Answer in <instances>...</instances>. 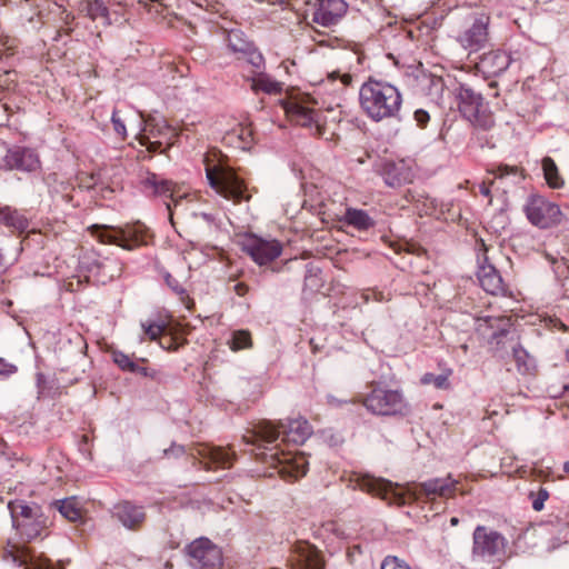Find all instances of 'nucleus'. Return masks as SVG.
Returning <instances> with one entry per match:
<instances>
[{
  "mask_svg": "<svg viewBox=\"0 0 569 569\" xmlns=\"http://www.w3.org/2000/svg\"><path fill=\"white\" fill-rule=\"evenodd\" d=\"M493 183V181L491 180L489 183L487 182H482L481 184H479V192L483 196V197H490L491 194V191H490V187L491 184Z\"/></svg>",
  "mask_w": 569,
  "mask_h": 569,
  "instance_id": "55",
  "label": "nucleus"
},
{
  "mask_svg": "<svg viewBox=\"0 0 569 569\" xmlns=\"http://www.w3.org/2000/svg\"><path fill=\"white\" fill-rule=\"evenodd\" d=\"M413 119L417 122L418 127L425 128L430 120V116L429 112L426 111L425 109H417L413 112Z\"/></svg>",
  "mask_w": 569,
  "mask_h": 569,
  "instance_id": "50",
  "label": "nucleus"
},
{
  "mask_svg": "<svg viewBox=\"0 0 569 569\" xmlns=\"http://www.w3.org/2000/svg\"><path fill=\"white\" fill-rule=\"evenodd\" d=\"M242 251L257 264L264 266L276 260L282 253V244L276 239L267 240L250 234L242 241Z\"/></svg>",
  "mask_w": 569,
  "mask_h": 569,
  "instance_id": "15",
  "label": "nucleus"
},
{
  "mask_svg": "<svg viewBox=\"0 0 569 569\" xmlns=\"http://www.w3.org/2000/svg\"><path fill=\"white\" fill-rule=\"evenodd\" d=\"M3 560L20 569H63L48 558L33 555L28 548L8 543L1 551Z\"/></svg>",
  "mask_w": 569,
  "mask_h": 569,
  "instance_id": "14",
  "label": "nucleus"
},
{
  "mask_svg": "<svg viewBox=\"0 0 569 569\" xmlns=\"http://www.w3.org/2000/svg\"><path fill=\"white\" fill-rule=\"evenodd\" d=\"M87 270L89 272L88 277L93 278L98 283L104 284L119 277L122 268L116 260L104 259L93 260L87 266Z\"/></svg>",
  "mask_w": 569,
  "mask_h": 569,
  "instance_id": "27",
  "label": "nucleus"
},
{
  "mask_svg": "<svg viewBox=\"0 0 569 569\" xmlns=\"http://www.w3.org/2000/svg\"><path fill=\"white\" fill-rule=\"evenodd\" d=\"M112 517L116 518L124 528L137 530L146 520V512L143 507L124 500L113 506Z\"/></svg>",
  "mask_w": 569,
  "mask_h": 569,
  "instance_id": "22",
  "label": "nucleus"
},
{
  "mask_svg": "<svg viewBox=\"0 0 569 569\" xmlns=\"http://www.w3.org/2000/svg\"><path fill=\"white\" fill-rule=\"evenodd\" d=\"M159 345L162 349H166V350H177L178 349V345L177 342L174 341V339L172 337H160L159 338Z\"/></svg>",
  "mask_w": 569,
  "mask_h": 569,
  "instance_id": "52",
  "label": "nucleus"
},
{
  "mask_svg": "<svg viewBox=\"0 0 569 569\" xmlns=\"http://www.w3.org/2000/svg\"><path fill=\"white\" fill-rule=\"evenodd\" d=\"M548 390H549V393L551 397H553V398L561 397L569 391V381L563 382L560 388H557L555 385H552L549 387Z\"/></svg>",
  "mask_w": 569,
  "mask_h": 569,
  "instance_id": "51",
  "label": "nucleus"
},
{
  "mask_svg": "<svg viewBox=\"0 0 569 569\" xmlns=\"http://www.w3.org/2000/svg\"><path fill=\"white\" fill-rule=\"evenodd\" d=\"M79 11L92 21L102 18L104 24H110L109 9L103 0H82L79 3Z\"/></svg>",
  "mask_w": 569,
  "mask_h": 569,
  "instance_id": "31",
  "label": "nucleus"
},
{
  "mask_svg": "<svg viewBox=\"0 0 569 569\" xmlns=\"http://www.w3.org/2000/svg\"><path fill=\"white\" fill-rule=\"evenodd\" d=\"M52 506H54L61 516L69 521H78L81 519V509L79 503L74 497L66 498L62 500L53 501Z\"/></svg>",
  "mask_w": 569,
  "mask_h": 569,
  "instance_id": "33",
  "label": "nucleus"
},
{
  "mask_svg": "<svg viewBox=\"0 0 569 569\" xmlns=\"http://www.w3.org/2000/svg\"><path fill=\"white\" fill-rule=\"evenodd\" d=\"M291 569H325L319 551L308 542L296 546L290 558Z\"/></svg>",
  "mask_w": 569,
  "mask_h": 569,
  "instance_id": "21",
  "label": "nucleus"
},
{
  "mask_svg": "<svg viewBox=\"0 0 569 569\" xmlns=\"http://www.w3.org/2000/svg\"><path fill=\"white\" fill-rule=\"evenodd\" d=\"M141 328L143 330L141 341H143L146 337L152 341L159 340L167 329L166 326L160 322H141Z\"/></svg>",
  "mask_w": 569,
  "mask_h": 569,
  "instance_id": "39",
  "label": "nucleus"
},
{
  "mask_svg": "<svg viewBox=\"0 0 569 569\" xmlns=\"http://www.w3.org/2000/svg\"><path fill=\"white\" fill-rule=\"evenodd\" d=\"M251 90L256 93L262 91L267 94H278L282 91V82L274 80L264 72V69L252 68V76L248 78Z\"/></svg>",
  "mask_w": 569,
  "mask_h": 569,
  "instance_id": "29",
  "label": "nucleus"
},
{
  "mask_svg": "<svg viewBox=\"0 0 569 569\" xmlns=\"http://www.w3.org/2000/svg\"><path fill=\"white\" fill-rule=\"evenodd\" d=\"M459 482L448 475L445 478H432L417 485H406L402 491L400 486L383 478H376L369 473H355L350 478V486L388 501L390 505L403 506L407 498L423 503H435L437 498L449 499L458 491Z\"/></svg>",
  "mask_w": 569,
  "mask_h": 569,
  "instance_id": "2",
  "label": "nucleus"
},
{
  "mask_svg": "<svg viewBox=\"0 0 569 569\" xmlns=\"http://www.w3.org/2000/svg\"><path fill=\"white\" fill-rule=\"evenodd\" d=\"M113 362L123 371L134 370V360L122 351L112 352Z\"/></svg>",
  "mask_w": 569,
  "mask_h": 569,
  "instance_id": "40",
  "label": "nucleus"
},
{
  "mask_svg": "<svg viewBox=\"0 0 569 569\" xmlns=\"http://www.w3.org/2000/svg\"><path fill=\"white\" fill-rule=\"evenodd\" d=\"M529 498L531 499L532 509L535 511H541L545 507V502L549 498V491L541 487L537 492L531 491Z\"/></svg>",
  "mask_w": 569,
  "mask_h": 569,
  "instance_id": "41",
  "label": "nucleus"
},
{
  "mask_svg": "<svg viewBox=\"0 0 569 569\" xmlns=\"http://www.w3.org/2000/svg\"><path fill=\"white\" fill-rule=\"evenodd\" d=\"M490 16L486 12H477L469 17L465 29L458 34V43L469 52L483 49L489 42Z\"/></svg>",
  "mask_w": 569,
  "mask_h": 569,
  "instance_id": "10",
  "label": "nucleus"
},
{
  "mask_svg": "<svg viewBox=\"0 0 569 569\" xmlns=\"http://www.w3.org/2000/svg\"><path fill=\"white\" fill-rule=\"evenodd\" d=\"M11 513L13 527L20 536L28 541L38 538L47 528V517L42 509L34 502L23 500L11 501L8 505Z\"/></svg>",
  "mask_w": 569,
  "mask_h": 569,
  "instance_id": "5",
  "label": "nucleus"
},
{
  "mask_svg": "<svg viewBox=\"0 0 569 569\" xmlns=\"http://www.w3.org/2000/svg\"><path fill=\"white\" fill-rule=\"evenodd\" d=\"M7 169L22 172H36L41 168V160L34 149L14 146L7 150L3 158Z\"/></svg>",
  "mask_w": 569,
  "mask_h": 569,
  "instance_id": "16",
  "label": "nucleus"
},
{
  "mask_svg": "<svg viewBox=\"0 0 569 569\" xmlns=\"http://www.w3.org/2000/svg\"><path fill=\"white\" fill-rule=\"evenodd\" d=\"M197 453L202 458L206 469L211 468H230L234 461V452H229L222 447L201 446L197 449Z\"/></svg>",
  "mask_w": 569,
  "mask_h": 569,
  "instance_id": "25",
  "label": "nucleus"
},
{
  "mask_svg": "<svg viewBox=\"0 0 569 569\" xmlns=\"http://www.w3.org/2000/svg\"><path fill=\"white\" fill-rule=\"evenodd\" d=\"M512 353L518 371L521 373H529L533 368V359L529 353L520 345L512 348Z\"/></svg>",
  "mask_w": 569,
  "mask_h": 569,
  "instance_id": "35",
  "label": "nucleus"
},
{
  "mask_svg": "<svg viewBox=\"0 0 569 569\" xmlns=\"http://www.w3.org/2000/svg\"><path fill=\"white\" fill-rule=\"evenodd\" d=\"M365 408L376 416H400L407 411L408 405L400 390L375 386L363 399Z\"/></svg>",
  "mask_w": 569,
  "mask_h": 569,
  "instance_id": "9",
  "label": "nucleus"
},
{
  "mask_svg": "<svg viewBox=\"0 0 569 569\" xmlns=\"http://www.w3.org/2000/svg\"><path fill=\"white\" fill-rule=\"evenodd\" d=\"M8 267L6 264L4 254L2 249L0 248V276H2L7 271Z\"/></svg>",
  "mask_w": 569,
  "mask_h": 569,
  "instance_id": "59",
  "label": "nucleus"
},
{
  "mask_svg": "<svg viewBox=\"0 0 569 569\" xmlns=\"http://www.w3.org/2000/svg\"><path fill=\"white\" fill-rule=\"evenodd\" d=\"M319 531H320L321 536L333 535L335 537H337L339 539H343L346 537L343 530L340 528V526L336 521H327V522L322 523Z\"/></svg>",
  "mask_w": 569,
  "mask_h": 569,
  "instance_id": "44",
  "label": "nucleus"
},
{
  "mask_svg": "<svg viewBox=\"0 0 569 569\" xmlns=\"http://www.w3.org/2000/svg\"><path fill=\"white\" fill-rule=\"evenodd\" d=\"M477 276L481 288L486 292L492 296L506 293L507 288L501 274L493 264L489 263L488 258L486 256L483 257V259L479 258V268Z\"/></svg>",
  "mask_w": 569,
  "mask_h": 569,
  "instance_id": "20",
  "label": "nucleus"
},
{
  "mask_svg": "<svg viewBox=\"0 0 569 569\" xmlns=\"http://www.w3.org/2000/svg\"><path fill=\"white\" fill-rule=\"evenodd\" d=\"M233 291L239 296L243 297L249 291V286L243 282H238L233 286Z\"/></svg>",
  "mask_w": 569,
  "mask_h": 569,
  "instance_id": "54",
  "label": "nucleus"
},
{
  "mask_svg": "<svg viewBox=\"0 0 569 569\" xmlns=\"http://www.w3.org/2000/svg\"><path fill=\"white\" fill-rule=\"evenodd\" d=\"M43 181L44 183L48 186V188L50 190H56L58 191L56 188H54V183L58 181V174L56 172H52V173H49L47 174L44 178H43Z\"/></svg>",
  "mask_w": 569,
  "mask_h": 569,
  "instance_id": "53",
  "label": "nucleus"
},
{
  "mask_svg": "<svg viewBox=\"0 0 569 569\" xmlns=\"http://www.w3.org/2000/svg\"><path fill=\"white\" fill-rule=\"evenodd\" d=\"M143 131L146 134L142 136L163 139L168 143L169 148L173 144L174 139L178 137L177 129L170 126L168 121L161 116H149L148 118L143 119Z\"/></svg>",
  "mask_w": 569,
  "mask_h": 569,
  "instance_id": "26",
  "label": "nucleus"
},
{
  "mask_svg": "<svg viewBox=\"0 0 569 569\" xmlns=\"http://www.w3.org/2000/svg\"><path fill=\"white\" fill-rule=\"evenodd\" d=\"M451 375V370L448 373L433 375L431 372H427L421 378V383L423 385H433L437 389H448L450 386L449 376Z\"/></svg>",
  "mask_w": 569,
  "mask_h": 569,
  "instance_id": "38",
  "label": "nucleus"
},
{
  "mask_svg": "<svg viewBox=\"0 0 569 569\" xmlns=\"http://www.w3.org/2000/svg\"><path fill=\"white\" fill-rule=\"evenodd\" d=\"M312 103H316V102L312 101ZM310 104H311V101L309 98L295 99L287 103L286 112L299 126H302V127H311L312 124L318 126L319 112Z\"/></svg>",
  "mask_w": 569,
  "mask_h": 569,
  "instance_id": "23",
  "label": "nucleus"
},
{
  "mask_svg": "<svg viewBox=\"0 0 569 569\" xmlns=\"http://www.w3.org/2000/svg\"><path fill=\"white\" fill-rule=\"evenodd\" d=\"M343 220L360 231H367L375 227V220L362 209L348 208L345 212Z\"/></svg>",
  "mask_w": 569,
  "mask_h": 569,
  "instance_id": "32",
  "label": "nucleus"
},
{
  "mask_svg": "<svg viewBox=\"0 0 569 569\" xmlns=\"http://www.w3.org/2000/svg\"><path fill=\"white\" fill-rule=\"evenodd\" d=\"M226 43L228 50L234 54L237 60H244L254 69H266L264 57L241 30L232 29L228 31Z\"/></svg>",
  "mask_w": 569,
  "mask_h": 569,
  "instance_id": "12",
  "label": "nucleus"
},
{
  "mask_svg": "<svg viewBox=\"0 0 569 569\" xmlns=\"http://www.w3.org/2000/svg\"><path fill=\"white\" fill-rule=\"evenodd\" d=\"M196 217L202 219L208 224H212L216 222V217L211 213L200 212V213H197Z\"/></svg>",
  "mask_w": 569,
  "mask_h": 569,
  "instance_id": "57",
  "label": "nucleus"
},
{
  "mask_svg": "<svg viewBox=\"0 0 569 569\" xmlns=\"http://www.w3.org/2000/svg\"><path fill=\"white\" fill-rule=\"evenodd\" d=\"M228 345L233 351L250 348L252 345L251 335L248 330L233 331Z\"/></svg>",
  "mask_w": 569,
  "mask_h": 569,
  "instance_id": "36",
  "label": "nucleus"
},
{
  "mask_svg": "<svg viewBox=\"0 0 569 569\" xmlns=\"http://www.w3.org/2000/svg\"><path fill=\"white\" fill-rule=\"evenodd\" d=\"M111 122H112L114 132L121 139H124L127 137V128H126L123 119L119 116V111L116 109L112 111Z\"/></svg>",
  "mask_w": 569,
  "mask_h": 569,
  "instance_id": "45",
  "label": "nucleus"
},
{
  "mask_svg": "<svg viewBox=\"0 0 569 569\" xmlns=\"http://www.w3.org/2000/svg\"><path fill=\"white\" fill-rule=\"evenodd\" d=\"M563 471L569 473V460L565 462L563 465Z\"/></svg>",
  "mask_w": 569,
  "mask_h": 569,
  "instance_id": "61",
  "label": "nucleus"
},
{
  "mask_svg": "<svg viewBox=\"0 0 569 569\" xmlns=\"http://www.w3.org/2000/svg\"><path fill=\"white\" fill-rule=\"evenodd\" d=\"M131 372L132 373L141 375L143 377H148L149 376L148 368L139 366L136 361H134V370H131Z\"/></svg>",
  "mask_w": 569,
  "mask_h": 569,
  "instance_id": "58",
  "label": "nucleus"
},
{
  "mask_svg": "<svg viewBox=\"0 0 569 569\" xmlns=\"http://www.w3.org/2000/svg\"><path fill=\"white\" fill-rule=\"evenodd\" d=\"M542 170L545 179L550 188L560 189L563 187L565 181L552 158L546 157L542 159Z\"/></svg>",
  "mask_w": 569,
  "mask_h": 569,
  "instance_id": "34",
  "label": "nucleus"
},
{
  "mask_svg": "<svg viewBox=\"0 0 569 569\" xmlns=\"http://www.w3.org/2000/svg\"><path fill=\"white\" fill-rule=\"evenodd\" d=\"M380 569H411V568L405 560H402L396 556H387L382 560Z\"/></svg>",
  "mask_w": 569,
  "mask_h": 569,
  "instance_id": "43",
  "label": "nucleus"
},
{
  "mask_svg": "<svg viewBox=\"0 0 569 569\" xmlns=\"http://www.w3.org/2000/svg\"><path fill=\"white\" fill-rule=\"evenodd\" d=\"M319 272H320L319 269H313V268L308 269L307 274L305 277V286L311 287V288L319 287V278H318Z\"/></svg>",
  "mask_w": 569,
  "mask_h": 569,
  "instance_id": "49",
  "label": "nucleus"
},
{
  "mask_svg": "<svg viewBox=\"0 0 569 569\" xmlns=\"http://www.w3.org/2000/svg\"><path fill=\"white\" fill-rule=\"evenodd\" d=\"M0 224H4L13 232L23 233L29 228V220L20 210L3 206L0 207Z\"/></svg>",
  "mask_w": 569,
  "mask_h": 569,
  "instance_id": "30",
  "label": "nucleus"
},
{
  "mask_svg": "<svg viewBox=\"0 0 569 569\" xmlns=\"http://www.w3.org/2000/svg\"><path fill=\"white\" fill-rule=\"evenodd\" d=\"M90 229L92 236L100 242L117 244L127 250H132L147 243V228L140 222L123 227L93 224Z\"/></svg>",
  "mask_w": 569,
  "mask_h": 569,
  "instance_id": "7",
  "label": "nucleus"
},
{
  "mask_svg": "<svg viewBox=\"0 0 569 569\" xmlns=\"http://www.w3.org/2000/svg\"><path fill=\"white\" fill-rule=\"evenodd\" d=\"M190 565L196 569H220L222 552L208 538H198L187 547Z\"/></svg>",
  "mask_w": 569,
  "mask_h": 569,
  "instance_id": "13",
  "label": "nucleus"
},
{
  "mask_svg": "<svg viewBox=\"0 0 569 569\" xmlns=\"http://www.w3.org/2000/svg\"><path fill=\"white\" fill-rule=\"evenodd\" d=\"M528 220L539 228H549L561 221V211L558 204L539 194L529 196L525 204Z\"/></svg>",
  "mask_w": 569,
  "mask_h": 569,
  "instance_id": "11",
  "label": "nucleus"
},
{
  "mask_svg": "<svg viewBox=\"0 0 569 569\" xmlns=\"http://www.w3.org/2000/svg\"><path fill=\"white\" fill-rule=\"evenodd\" d=\"M18 371V367L0 358V379H7Z\"/></svg>",
  "mask_w": 569,
  "mask_h": 569,
  "instance_id": "46",
  "label": "nucleus"
},
{
  "mask_svg": "<svg viewBox=\"0 0 569 569\" xmlns=\"http://www.w3.org/2000/svg\"><path fill=\"white\" fill-rule=\"evenodd\" d=\"M311 433L310 423L301 417L279 421L277 425L263 420L243 436V441L252 447L251 451L258 460L277 470L282 479L291 481L306 476L308 459L303 452L280 450L276 441L281 437L282 442L302 445Z\"/></svg>",
  "mask_w": 569,
  "mask_h": 569,
  "instance_id": "1",
  "label": "nucleus"
},
{
  "mask_svg": "<svg viewBox=\"0 0 569 569\" xmlns=\"http://www.w3.org/2000/svg\"><path fill=\"white\" fill-rule=\"evenodd\" d=\"M378 173L390 188H399L410 183L415 177L412 166L403 159L383 161L378 169Z\"/></svg>",
  "mask_w": 569,
  "mask_h": 569,
  "instance_id": "17",
  "label": "nucleus"
},
{
  "mask_svg": "<svg viewBox=\"0 0 569 569\" xmlns=\"http://www.w3.org/2000/svg\"><path fill=\"white\" fill-rule=\"evenodd\" d=\"M140 188L148 197L169 198L174 204L178 202L174 198L177 184L154 172L146 171V173L140 177Z\"/></svg>",
  "mask_w": 569,
  "mask_h": 569,
  "instance_id": "18",
  "label": "nucleus"
},
{
  "mask_svg": "<svg viewBox=\"0 0 569 569\" xmlns=\"http://www.w3.org/2000/svg\"><path fill=\"white\" fill-rule=\"evenodd\" d=\"M457 99L460 113L475 127L487 131L495 126L493 114L481 93L467 84H461Z\"/></svg>",
  "mask_w": 569,
  "mask_h": 569,
  "instance_id": "6",
  "label": "nucleus"
},
{
  "mask_svg": "<svg viewBox=\"0 0 569 569\" xmlns=\"http://www.w3.org/2000/svg\"><path fill=\"white\" fill-rule=\"evenodd\" d=\"M186 453V448L182 445L172 442L171 446L163 450V457L180 458Z\"/></svg>",
  "mask_w": 569,
  "mask_h": 569,
  "instance_id": "48",
  "label": "nucleus"
},
{
  "mask_svg": "<svg viewBox=\"0 0 569 569\" xmlns=\"http://www.w3.org/2000/svg\"><path fill=\"white\" fill-rule=\"evenodd\" d=\"M341 82L345 84V86H350L351 82H352V76L349 74V73H343L341 77Z\"/></svg>",
  "mask_w": 569,
  "mask_h": 569,
  "instance_id": "60",
  "label": "nucleus"
},
{
  "mask_svg": "<svg viewBox=\"0 0 569 569\" xmlns=\"http://www.w3.org/2000/svg\"><path fill=\"white\" fill-rule=\"evenodd\" d=\"M511 63L510 56L502 50H492L483 53L477 66L486 77H498L508 69Z\"/></svg>",
  "mask_w": 569,
  "mask_h": 569,
  "instance_id": "24",
  "label": "nucleus"
},
{
  "mask_svg": "<svg viewBox=\"0 0 569 569\" xmlns=\"http://www.w3.org/2000/svg\"><path fill=\"white\" fill-rule=\"evenodd\" d=\"M347 8L343 0H317L312 20L322 27H331L342 18Z\"/></svg>",
  "mask_w": 569,
  "mask_h": 569,
  "instance_id": "19",
  "label": "nucleus"
},
{
  "mask_svg": "<svg viewBox=\"0 0 569 569\" xmlns=\"http://www.w3.org/2000/svg\"><path fill=\"white\" fill-rule=\"evenodd\" d=\"M507 545V539L500 532L479 525L472 533V560L486 562H491L493 559L500 560L506 555Z\"/></svg>",
  "mask_w": 569,
  "mask_h": 569,
  "instance_id": "8",
  "label": "nucleus"
},
{
  "mask_svg": "<svg viewBox=\"0 0 569 569\" xmlns=\"http://www.w3.org/2000/svg\"><path fill=\"white\" fill-rule=\"evenodd\" d=\"M450 522H451L452 526H456L458 523V519L457 518H451Z\"/></svg>",
  "mask_w": 569,
  "mask_h": 569,
  "instance_id": "62",
  "label": "nucleus"
},
{
  "mask_svg": "<svg viewBox=\"0 0 569 569\" xmlns=\"http://www.w3.org/2000/svg\"><path fill=\"white\" fill-rule=\"evenodd\" d=\"M206 176L209 186L220 196L234 202L249 201L244 181L228 166L207 164Z\"/></svg>",
  "mask_w": 569,
  "mask_h": 569,
  "instance_id": "4",
  "label": "nucleus"
},
{
  "mask_svg": "<svg viewBox=\"0 0 569 569\" xmlns=\"http://www.w3.org/2000/svg\"><path fill=\"white\" fill-rule=\"evenodd\" d=\"M359 103L369 119L379 122L398 117L402 96L396 86L369 78L359 89Z\"/></svg>",
  "mask_w": 569,
  "mask_h": 569,
  "instance_id": "3",
  "label": "nucleus"
},
{
  "mask_svg": "<svg viewBox=\"0 0 569 569\" xmlns=\"http://www.w3.org/2000/svg\"><path fill=\"white\" fill-rule=\"evenodd\" d=\"M167 209L171 211V202H166Z\"/></svg>",
  "mask_w": 569,
  "mask_h": 569,
  "instance_id": "63",
  "label": "nucleus"
},
{
  "mask_svg": "<svg viewBox=\"0 0 569 569\" xmlns=\"http://www.w3.org/2000/svg\"><path fill=\"white\" fill-rule=\"evenodd\" d=\"M493 174L495 179H503L509 176L518 178V180L525 179L522 169L517 166L499 164L497 168L489 170Z\"/></svg>",
  "mask_w": 569,
  "mask_h": 569,
  "instance_id": "37",
  "label": "nucleus"
},
{
  "mask_svg": "<svg viewBox=\"0 0 569 569\" xmlns=\"http://www.w3.org/2000/svg\"><path fill=\"white\" fill-rule=\"evenodd\" d=\"M151 138L149 137H143V136H140L139 137V142L141 146H144L147 147V150L149 152H164V150H161V146H162V141L158 140V141H151L150 140Z\"/></svg>",
  "mask_w": 569,
  "mask_h": 569,
  "instance_id": "47",
  "label": "nucleus"
},
{
  "mask_svg": "<svg viewBox=\"0 0 569 569\" xmlns=\"http://www.w3.org/2000/svg\"><path fill=\"white\" fill-rule=\"evenodd\" d=\"M477 331L488 335L491 342L500 343V339L509 332V320L501 317H483L477 319Z\"/></svg>",
  "mask_w": 569,
  "mask_h": 569,
  "instance_id": "28",
  "label": "nucleus"
},
{
  "mask_svg": "<svg viewBox=\"0 0 569 569\" xmlns=\"http://www.w3.org/2000/svg\"><path fill=\"white\" fill-rule=\"evenodd\" d=\"M371 296H372V298H373L375 300H377V301H382V300H383V296H382V293H381V292L367 291V292H365V293L362 295V297H363V299H365L366 301H369V299L371 298Z\"/></svg>",
  "mask_w": 569,
  "mask_h": 569,
  "instance_id": "56",
  "label": "nucleus"
},
{
  "mask_svg": "<svg viewBox=\"0 0 569 569\" xmlns=\"http://www.w3.org/2000/svg\"><path fill=\"white\" fill-rule=\"evenodd\" d=\"M164 281L167 286L183 301L188 298L184 287L169 272L164 273Z\"/></svg>",
  "mask_w": 569,
  "mask_h": 569,
  "instance_id": "42",
  "label": "nucleus"
}]
</instances>
